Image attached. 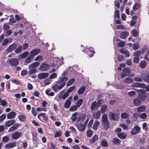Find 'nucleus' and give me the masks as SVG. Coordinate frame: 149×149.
<instances>
[{"label": "nucleus", "instance_id": "obj_23", "mask_svg": "<svg viewBox=\"0 0 149 149\" xmlns=\"http://www.w3.org/2000/svg\"><path fill=\"white\" fill-rule=\"evenodd\" d=\"M101 114L100 111H97L93 113V116L95 119H98L100 117Z\"/></svg>", "mask_w": 149, "mask_h": 149}, {"label": "nucleus", "instance_id": "obj_27", "mask_svg": "<svg viewBox=\"0 0 149 149\" xmlns=\"http://www.w3.org/2000/svg\"><path fill=\"white\" fill-rule=\"evenodd\" d=\"M146 65V62L145 61H141L139 63V66L142 69H144Z\"/></svg>", "mask_w": 149, "mask_h": 149}, {"label": "nucleus", "instance_id": "obj_33", "mask_svg": "<svg viewBox=\"0 0 149 149\" xmlns=\"http://www.w3.org/2000/svg\"><path fill=\"white\" fill-rule=\"evenodd\" d=\"M107 109V107L106 105L102 106L101 108V111L102 113L105 112Z\"/></svg>", "mask_w": 149, "mask_h": 149}, {"label": "nucleus", "instance_id": "obj_47", "mask_svg": "<svg viewBox=\"0 0 149 149\" xmlns=\"http://www.w3.org/2000/svg\"><path fill=\"white\" fill-rule=\"evenodd\" d=\"M86 134L87 136L88 137H91L93 135V132L91 130H89L87 131Z\"/></svg>", "mask_w": 149, "mask_h": 149}, {"label": "nucleus", "instance_id": "obj_30", "mask_svg": "<svg viewBox=\"0 0 149 149\" xmlns=\"http://www.w3.org/2000/svg\"><path fill=\"white\" fill-rule=\"evenodd\" d=\"M105 140L102 141H101V144L103 147H106L108 146V143L107 141Z\"/></svg>", "mask_w": 149, "mask_h": 149}, {"label": "nucleus", "instance_id": "obj_21", "mask_svg": "<svg viewBox=\"0 0 149 149\" xmlns=\"http://www.w3.org/2000/svg\"><path fill=\"white\" fill-rule=\"evenodd\" d=\"M146 107L145 105L141 106L137 108V111L139 112H143L146 110Z\"/></svg>", "mask_w": 149, "mask_h": 149}, {"label": "nucleus", "instance_id": "obj_54", "mask_svg": "<svg viewBox=\"0 0 149 149\" xmlns=\"http://www.w3.org/2000/svg\"><path fill=\"white\" fill-rule=\"evenodd\" d=\"M36 111H47V109L45 108H36Z\"/></svg>", "mask_w": 149, "mask_h": 149}, {"label": "nucleus", "instance_id": "obj_1", "mask_svg": "<svg viewBox=\"0 0 149 149\" xmlns=\"http://www.w3.org/2000/svg\"><path fill=\"white\" fill-rule=\"evenodd\" d=\"M68 80V77H62L60 78L56 83L52 86L53 90L57 92L61 90L65 86Z\"/></svg>", "mask_w": 149, "mask_h": 149}, {"label": "nucleus", "instance_id": "obj_58", "mask_svg": "<svg viewBox=\"0 0 149 149\" xmlns=\"http://www.w3.org/2000/svg\"><path fill=\"white\" fill-rule=\"evenodd\" d=\"M75 88V87L74 86H72L70 87L69 89H68L67 91V92L69 94V93L72 92V91H73Z\"/></svg>", "mask_w": 149, "mask_h": 149}, {"label": "nucleus", "instance_id": "obj_59", "mask_svg": "<svg viewBox=\"0 0 149 149\" xmlns=\"http://www.w3.org/2000/svg\"><path fill=\"white\" fill-rule=\"evenodd\" d=\"M113 142L114 144H118L119 143V140L117 138H114Z\"/></svg>", "mask_w": 149, "mask_h": 149}, {"label": "nucleus", "instance_id": "obj_44", "mask_svg": "<svg viewBox=\"0 0 149 149\" xmlns=\"http://www.w3.org/2000/svg\"><path fill=\"white\" fill-rule=\"evenodd\" d=\"M10 28L9 23H5L3 26V29L4 31L9 29Z\"/></svg>", "mask_w": 149, "mask_h": 149}, {"label": "nucleus", "instance_id": "obj_62", "mask_svg": "<svg viewBox=\"0 0 149 149\" xmlns=\"http://www.w3.org/2000/svg\"><path fill=\"white\" fill-rule=\"evenodd\" d=\"M57 74L56 73H53L51 74L49 77V78L50 79H54L56 77Z\"/></svg>", "mask_w": 149, "mask_h": 149}, {"label": "nucleus", "instance_id": "obj_38", "mask_svg": "<svg viewBox=\"0 0 149 149\" xmlns=\"http://www.w3.org/2000/svg\"><path fill=\"white\" fill-rule=\"evenodd\" d=\"M98 139V136L97 135H94L93 138L90 140L91 143H93Z\"/></svg>", "mask_w": 149, "mask_h": 149}, {"label": "nucleus", "instance_id": "obj_18", "mask_svg": "<svg viewBox=\"0 0 149 149\" xmlns=\"http://www.w3.org/2000/svg\"><path fill=\"white\" fill-rule=\"evenodd\" d=\"M16 146L15 142L11 143H7L5 146L6 148L8 149L14 147Z\"/></svg>", "mask_w": 149, "mask_h": 149}, {"label": "nucleus", "instance_id": "obj_17", "mask_svg": "<svg viewBox=\"0 0 149 149\" xmlns=\"http://www.w3.org/2000/svg\"><path fill=\"white\" fill-rule=\"evenodd\" d=\"M16 116V113L14 111H11L7 114V118L8 119H12L14 118Z\"/></svg>", "mask_w": 149, "mask_h": 149}, {"label": "nucleus", "instance_id": "obj_26", "mask_svg": "<svg viewBox=\"0 0 149 149\" xmlns=\"http://www.w3.org/2000/svg\"><path fill=\"white\" fill-rule=\"evenodd\" d=\"M100 123L98 121H96L95 122L93 125V128L94 130H96L98 128V127L100 125Z\"/></svg>", "mask_w": 149, "mask_h": 149}, {"label": "nucleus", "instance_id": "obj_41", "mask_svg": "<svg viewBox=\"0 0 149 149\" xmlns=\"http://www.w3.org/2000/svg\"><path fill=\"white\" fill-rule=\"evenodd\" d=\"M75 79L74 78H72L70 79L67 83L66 85L67 86L71 85L74 81Z\"/></svg>", "mask_w": 149, "mask_h": 149}, {"label": "nucleus", "instance_id": "obj_36", "mask_svg": "<svg viewBox=\"0 0 149 149\" xmlns=\"http://www.w3.org/2000/svg\"><path fill=\"white\" fill-rule=\"evenodd\" d=\"M144 75V74H142L141 75L142 77L143 78V79L145 80L147 82H149V74H146V77H145Z\"/></svg>", "mask_w": 149, "mask_h": 149}, {"label": "nucleus", "instance_id": "obj_24", "mask_svg": "<svg viewBox=\"0 0 149 149\" xmlns=\"http://www.w3.org/2000/svg\"><path fill=\"white\" fill-rule=\"evenodd\" d=\"M121 53L125 54V56L126 57H129L130 54L129 52L126 50L124 49H121L120 51Z\"/></svg>", "mask_w": 149, "mask_h": 149}, {"label": "nucleus", "instance_id": "obj_3", "mask_svg": "<svg viewBox=\"0 0 149 149\" xmlns=\"http://www.w3.org/2000/svg\"><path fill=\"white\" fill-rule=\"evenodd\" d=\"M102 125L105 130H107L109 127V122L108 120V116L106 114L103 115L102 117Z\"/></svg>", "mask_w": 149, "mask_h": 149}, {"label": "nucleus", "instance_id": "obj_64", "mask_svg": "<svg viewBox=\"0 0 149 149\" xmlns=\"http://www.w3.org/2000/svg\"><path fill=\"white\" fill-rule=\"evenodd\" d=\"M12 33V31L10 30H7L5 33V34L6 36H10Z\"/></svg>", "mask_w": 149, "mask_h": 149}, {"label": "nucleus", "instance_id": "obj_8", "mask_svg": "<svg viewBox=\"0 0 149 149\" xmlns=\"http://www.w3.org/2000/svg\"><path fill=\"white\" fill-rule=\"evenodd\" d=\"M72 98V97L70 96L66 100L64 104V106L65 108H68L70 107L71 104V101Z\"/></svg>", "mask_w": 149, "mask_h": 149}, {"label": "nucleus", "instance_id": "obj_5", "mask_svg": "<svg viewBox=\"0 0 149 149\" xmlns=\"http://www.w3.org/2000/svg\"><path fill=\"white\" fill-rule=\"evenodd\" d=\"M109 118L110 119L118 120L119 118V115L118 114L112 112L110 113L109 115Z\"/></svg>", "mask_w": 149, "mask_h": 149}, {"label": "nucleus", "instance_id": "obj_49", "mask_svg": "<svg viewBox=\"0 0 149 149\" xmlns=\"http://www.w3.org/2000/svg\"><path fill=\"white\" fill-rule=\"evenodd\" d=\"M77 107L76 106L73 105L70 108L69 110L71 111H74L77 109Z\"/></svg>", "mask_w": 149, "mask_h": 149}, {"label": "nucleus", "instance_id": "obj_43", "mask_svg": "<svg viewBox=\"0 0 149 149\" xmlns=\"http://www.w3.org/2000/svg\"><path fill=\"white\" fill-rule=\"evenodd\" d=\"M83 101V100L82 99H79L77 102L76 104V106L77 107H80L81 106V104H82Z\"/></svg>", "mask_w": 149, "mask_h": 149}, {"label": "nucleus", "instance_id": "obj_42", "mask_svg": "<svg viewBox=\"0 0 149 149\" xmlns=\"http://www.w3.org/2000/svg\"><path fill=\"white\" fill-rule=\"evenodd\" d=\"M39 115L42 117L44 120H47L48 118L46 114L43 113H39Z\"/></svg>", "mask_w": 149, "mask_h": 149}, {"label": "nucleus", "instance_id": "obj_20", "mask_svg": "<svg viewBox=\"0 0 149 149\" xmlns=\"http://www.w3.org/2000/svg\"><path fill=\"white\" fill-rule=\"evenodd\" d=\"M39 65V63L38 62H36L29 65L28 68L29 69H30L31 68H35L38 67Z\"/></svg>", "mask_w": 149, "mask_h": 149}, {"label": "nucleus", "instance_id": "obj_63", "mask_svg": "<svg viewBox=\"0 0 149 149\" xmlns=\"http://www.w3.org/2000/svg\"><path fill=\"white\" fill-rule=\"evenodd\" d=\"M141 52L140 51H137L135 52L134 53L133 55L134 56H136V57H139L141 54Z\"/></svg>", "mask_w": 149, "mask_h": 149}, {"label": "nucleus", "instance_id": "obj_14", "mask_svg": "<svg viewBox=\"0 0 149 149\" xmlns=\"http://www.w3.org/2000/svg\"><path fill=\"white\" fill-rule=\"evenodd\" d=\"M49 75L47 73L42 72L38 74V78L39 79H43L47 77Z\"/></svg>", "mask_w": 149, "mask_h": 149}, {"label": "nucleus", "instance_id": "obj_61", "mask_svg": "<svg viewBox=\"0 0 149 149\" xmlns=\"http://www.w3.org/2000/svg\"><path fill=\"white\" fill-rule=\"evenodd\" d=\"M52 81L51 80L49 79H46L44 81V84L45 85H48Z\"/></svg>", "mask_w": 149, "mask_h": 149}, {"label": "nucleus", "instance_id": "obj_32", "mask_svg": "<svg viewBox=\"0 0 149 149\" xmlns=\"http://www.w3.org/2000/svg\"><path fill=\"white\" fill-rule=\"evenodd\" d=\"M134 104L136 106L140 105L141 104V102L140 101L137 99H134L133 100Z\"/></svg>", "mask_w": 149, "mask_h": 149}, {"label": "nucleus", "instance_id": "obj_25", "mask_svg": "<svg viewBox=\"0 0 149 149\" xmlns=\"http://www.w3.org/2000/svg\"><path fill=\"white\" fill-rule=\"evenodd\" d=\"M129 33L126 31L122 32L121 33L120 38L122 39H124L128 36Z\"/></svg>", "mask_w": 149, "mask_h": 149}, {"label": "nucleus", "instance_id": "obj_19", "mask_svg": "<svg viewBox=\"0 0 149 149\" xmlns=\"http://www.w3.org/2000/svg\"><path fill=\"white\" fill-rule=\"evenodd\" d=\"M15 122V120L13 119L8 120L6 123L5 125L6 127H9L13 125Z\"/></svg>", "mask_w": 149, "mask_h": 149}, {"label": "nucleus", "instance_id": "obj_22", "mask_svg": "<svg viewBox=\"0 0 149 149\" xmlns=\"http://www.w3.org/2000/svg\"><path fill=\"white\" fill-rule=\"evenodd\" d=\"M77 113L76 112H74L72 114L70 119L72 122H74L77 119Z\"/></svg>", "mask_w": 149, "mask_h": 149}, {"label": "nucleus", "instance_id": "obj_2", "mask_svg": "<svg viewBox=\"0 0 149 149\" xmlns=\"http://www.w3.org/2000/svg\"><path fill=\"white\" fill-rule=\"evenodd\" d=\"M63 59H60L58 58L54 57L53 59V62L52 63V67H55L56 68V69L53 68L50 71V73L54 72L58 68V67L60 66L63 63Z\"/></svg>", "mask_w": 149, "mask_h": 149}, {"label": "nucleus", "instance_id": "obj_4", "mask_svg": "<svg viewBox=\"0 0 149 149\" xmlns=\"http://www.w3.org/2000/svg\"><path fill=\"white\" fill-rule=\"evenodd\" d=\"M136 90L137 92H141V93L138 96V98L142 101L145 100L146 98V96L145 94L146 91L145 90L143 91L142 89H136Z\"/></svg>", "mask_w": 149, "mask_h": 149}, {"label": "nucleus", "instance_id": "obj_10", "mask_svg": "<svg viewBox=\"0 0 149 149\" xmlns=\"http://www.w3.org/2000/svg\"><path fill=\"white\" fill-rule=\"evenodd\" d=\"M8 62L11 65L16 66L19 64V61L16 58H11L9 60Z\"/></svg>", "mask_w": 149, "mask_h": 149}, {"label": "nucleus", "instance_id": "obj_34", "mask_svg": "<svg viewBox=\"0 0 149 149\" xmlns=\"http://www.w3.org/2000/svg\"><path fill=\"white\" fill-rule=\"evenodd\" d=\"M32 59L33 58L30 56L26 58L25 61V63H26V64L29 63L31 62Z\"/></svg>", "mask_w": 149, "mask_h": 149}, {"label": "nucleus", "instance_id": "obj_39", "mask_svg": "<svg viewBox=\"0 0 149 149\" xmlns=\"http://www.w3.org/2000/svg\"><path fill=\"white\" fill-rule=\"evenodd\" d=\"M29 54V52H25L23 53L20 56L22 58H24L26 57Z\"/></svg>", "mask_w": 149, "mask_h": 149}, {"label": "nucleus", "instance_id": "obj_45", "mask_svg": "<svg viewBox=\"0 0 149 149\" xmlns=\"http://www.w3.org/2000/svg\"><path fill=\"white\" fill-rule=\"evenodd\" d=\"M43 59V57L41 55H38L34 59V60L36 61H42Z\"/></svg>", "mask_w": 149, "mask_h": 149}, {"label": "nucleus", "instance_id": "obj_55", "mask_svg": "<svg viewBox=\"0 0 149 149\" xmlns=\"http://www.w3.org/2000/svg\"><path fill=\"white\" fill-rule=\"evenodd\" d=\"M140 4L139 3H135L133 7V9L134 11L137 10L140 6Z\"/></svg>", "mask_w": 149, "mask_h": 149}, {"label": "nucleus", "instance_id": "obj_7", "mask_svg": "<svg viewBox=\"0 0 149 149\" xmlns=\"http://www.w3.org/2000/svg\"><path fill=\"white\" fill-rule=\"evenodd\" d=\"M40 50L39 49H35L32 50L29 53V56L33 58L34 56L38 55Z\"/></svg>", "mask_w": 149, "mask_h": 149}, {"label": "nucleus", "instance_id": "obj_12", "mask_svg": "<svg viewBox=\"0 0 149 149\" xmlns=\"http://www.w3.org/2000/svg\"><path fill=\"white\" fill-rule=\"evenodd\" d=\"M100 105V103L99 100L97 102L94 101L92 103L91 108L92 110L97 109V107H99Z\"/></svg>", "mask_w": 149, "mask_h": 149}, {"label": "nucleus", "instance_id": "obj_15", "mask_svg": "<svg viewBox=\"0 0 149 149\" xmlns=\"http://www.w3.org/2000/svg\"><path fill=\"white\" fill-rule=\"evenodd\" d=\"M21 136V133L17 132L13 133L12 135V137L14 139H18Z\"/></svg>", "mask_w": 149, "mask_h": 149}, {"label": "nucleus", "instance_id": "obj_40", "mask_svg": "<svg viewBox=\"0 0 149 149\" xmlns=\"http://www.w3.org/2000/svg\"><path fill=\"white\" fill-rule=\"evenodd\" d=\"M133 80L130 77H127L125 79V82L128 84H130L133 82Z\"/></svg>", "mask_w": 149, "mask_h": 149}, {"label": "nucleus", "instance_id": "obj_52", "mask_svg": "<svg viewBox=\"0 0 149 149\" xmlns=\"http://www.w3.org/2000/svg\"><path fill=\"white\" fill-rule=\"evenodd\" d=\"M62 134V132L59 131L56 132L54 135L55 137H58L61 136Z\"/></svg>", "mask_w": 149, "mask_h": 149}, {"label": "nucleus", "instance_id": "obj_35", "mask_svg": "<svg viewBox=\"0 0 149 149\" xmlns=\"http://www.w3.org/2000/svg\"><path fill=\"white\" fill-rule=\"evenodd\" d=\"M129 116V114L126 112L122 113L121 114V117L123 119L127 118Z\"/></svg>", "mask_w": 149, "mask_h": 149}, {"label": "nucleus", "instance_id": "obj_50", "mask_svg": "<svg viewBox=\"0 0 149 149\" xmlns=\"http://www.w3.org/2000/svg\"><path fill=\"white\" fill-rule=\"evenodd\" d=\"M29 69V73L30 74H34L37 71L36 69L32 68H31Z\"/></svg>", "mask_w": 149, "mask_h": 149}, {"label": "nucleus", "instance_id": "obj_16", "mask_svg": "<svg viewBox=\"0 0 149 149\" xmlns=\"http://www.w3.org/2000/svg\"><path fill=\"white\" fill-rule=\"evenodd\" d=\"M16 47V44H11L8 47L6 51L8 52H10L13 50Z\"/></svg>", "mask_w": 149, "mask_h": 149}, {"label": "nucleus", "instance_id": "obj_28", "mask_svg": "<svg viewBox=\"0 0 149 149\" xmlns=\"http://www.w3.org/2000/svg\"><path fill=\"white\" fill-rule=\"evenodd\" d=\"M118 136L121 139H125L126 138V134L125 133L121 132L118 134Z\"/></svg>", "mask_w": 149, "mask_h": 149}, {"label": "nucleus", "instance_id": "obj_9", "mask_svg": "<svg viewBox=\"0 0 149 149\" xmlns=\"http://www.w3.org/2000/svg\"><path fill=\"white\" fill-rule=\"evenodd\" d=\"M141 128L138 125L135 126L131 131V134L135 135L139 133Z\"/></svg>", "mask_w": 149, "mask_h": 149}, {"label": "nucleus", "instance_id": "obj_46", "mask_svg": "<svg viewBox=\"0 0 149 149\" xmlns=\"http://www.w3.org/2000/svg\"><path fill=\"white\" fill-rule=\"evenodd\" d=\"M125 42L124 41H121L117 43L118 47H123L125 45Z\"/></svg>", "mask_w": 149, "mask_h": 149}, {"label": "nucleus", "instance_id": "obj_48", "mask_svg": "<svg viewBox=\"0 0 149 149\" xmlns=\"http://www.w3.org/2000/svg\"><path fill=\"white\" fill-rule=\"evenodd\" d=\"M9 138L7 136H3L2 138V141L5 143L7 142L9 140Z\"/></svg>", "mask_w": 149, "mask_h": 149}, {"label": "nucleus", "instance_id": "obj_37", "mask_svg": "<svg viewBox=\"0 0 149 149\" xmlns=\"http://www.w3.org/2000/svg\"><path fill=\"white\" fill-rule=\"evenodd\" d=\"M22 49V47L21 45L19 46L15 50V52L16 53H20Z\"/></svg>", "mask_w": 149, "mask_h": 149}, {"label": "nucleus", "instance_id": "obj_53", "mask_svg": "<svg viewBox=\"0 0 149 149\" xmlns=\"http://www.w3.org/2000/svg\"><path fill=\"white\" fill-rule=\"evenodd\" d=\"M145 84L143 83H137L135 84V86L136 87H140L143 88L144 87Z\"/></svg>", "mask_w": 149, "mask_h": 149}, {"label": "nucleus", "instance_id": "obj_29", "mask_svg": "<svg viewBox=\"0 0 149 149\" xmlns=\"http://www.w3.org/2000/svg\"><path fill=\"white\" fill-rule=\"evenodd\" d=\"M86 87L85 86H82L78 90V93L79 94H82L85 89Z\"/></svg>", "mask_w": 149, "mask_h": 149}, {"label": "nucleus", "instance_id": "obj_60", "mask_svg": "<svg viewBox=\"0 0 149 149\" xmlns=\"http://www.w3.org/2000/svg\"><path fill=\"white\" fill-rule=\"evenodd\" d=\"M120 126L124 130H127L128 128V126L125 124H121Z\"/></svg>", "mask_w": 149, "mask_h": 149}, {"label": "nucleus", "instance_id": "obj_6", "mask_svg": "<svg viewBox=\"0 0 149 149\" xmlns=\"http://www.w3.org/2000/svg\"><path fill=\"white\" fill-rule=\"evenodd\" d=\"M49 66L46 63L43 62L42 63L40 66V69L42 71H46L49 69Z\"/></svg>", "mask_w": 149, "mask_h": 149}, {"label": "nucleus", "instance_id": "obj_11", "mask_svg": "<svg viewBox=\"0 0 149 149\" xmlns=\"http://www.w3.org/2000/svg\"><path fill=\"white\" fill-rule=\"evenodd\" d=\"M85 50L86 52L87 53V54L88 55H89V56L90 57H92L93 55V54L94 53V51L93 50V49L92 48H86L85 50H82L83 52Z\"/></svg>", "mask_w": 149, "mask_h": 149}, {"label": "nucleus", "instance_id": "obj_31", "mask_svg": "<svg viewBox=\"0 0 149 149\" xmlns=\"http://www.w3.org/2000/svg\"><path fill=\"white\" fill-rule=\"evenodd\" d=\"M130 71L131 70L129 68H125L123 70V72L127 75V76L129 75Z\"/></svg>", "mask_w": 149, "mask_h": 149}, {"label": "nucleus", "instance_id": "obj_56", "mask_svg": "<svg viewBox=\"0 0 149 149\" xmlns=\"http://www.w3.org/2000/svg\"><path fill=\"white\" fill-rule=\"evenodd\" d=\"M9 42L8 39L7 38H5L4 39L2 43V45L3 46H4L6 45Z\"/></svg>", "mask_w": 149, "mask_h": 149}, {"label": "nucleus", "instance_id": "obj_51", "mask_svg": "<svg viewBox=\"0 0 149 149\" xmlns=\"http://www.w3.org/2000/svg\"><path fill=\"white\" fill-rule=\"evenodd\" d=\"M69 94L67 92L65 93L61 97H60V98H62L63 99H65L68 96Z\"/></svg>", "mask_w": 149, "mask_h": 149}, {"label": "nucleus", "instance_id": "obj_57", "mask_svg": "<svg viewBox=\"0 0 149 149\" xmlns=\"http://www.w3.org/2000/svg\"><path fill=\"white\" fill-rule=\"evenodd\" d=\"M26 116L24 115H20L19 116V120L22 121H24L25 120Z\"/></svg>", "mask_w": 149, "mask_h": 149}, {"label": "nucleus", "instance_id": "obj_13", "mask_svg": "<svg viewBox=\"0 0 149 149\" xmlns=\"http://www.w3.org/2000/svg\"><path fill=\"white\" fill-rule=\"evenodd\" d=\"M77 127L78 130L80 132H83L85 130L86 127L85 125L81 123L78 124Z\"/></svg>", "mask_w": 149, "mask_h": 149}]
</instances>
